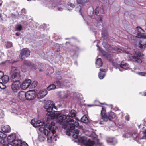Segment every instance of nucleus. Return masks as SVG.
I'll return each mask as SVG.
<instances>
[{
  "instance_id": "44",
  "label": "nucleus",
  "mask_w": 146,
  "mask_h": 146,
  "mask_svg": "<svg viewBox=\"0 0 146 146\" xmlns=\"http://www.w3.org/2000/svg\"><path fill=\"white\" fill-rule=\"evenodd\" d=\"M68 4L71 7H72L73 8L75 7V5L74 4H73L72 3H68Z\"/></svg>"
},
{
  "instance_id": "25",
  "label": "nucleus",
  "mask_w": 146,
  "mask_h": 146,
  "mask_svg": "<svg viewBox=\"0 0 146 146\" xmlns=\"http://www.w3.org/2000/svg\"><path fill=\"white\" fill-rule=\"evenodd\" d=\"M81 121L84 123H88L89 122V121L87 118V117L85 115L83 116L81 119Z\"/></svg>"
},
{
  "instance_id": "45",
  "label": "nucleus",
  "mask_w": 146,
  "mask_h": 146,
  "mask_svg": "<svg viewBox=\"0 0 146 146\" xmlns=\"http://www.w3.org/2000/svg\"><path fill=\"white\" fill-rule=\"evenodd\" d=\"M17 61L9 60V62L11 64H13L15 62H17Z\"/></svg>"
},
{
  "instance_id": "27",
  "label": "nucleus",
  "mask_w": 146,
  "mask_h": 146,
  "mask_svg": "<svg viewBox=\"0 0 146 146\" xmlns=\"http://www.w3.org/2000/svg\"><path fill=\"white\" fill-rule=\"evenodd\" d=\"M144 40L143 41H141L139 42V44L138 45V47L140 48L141 49H142L146 45V43L145 42V43L143 42Z\"/></svg>"
},
{
  "instance_id": "36",
  "label": "nucleus",
  "mask_w": 146,
  "mask_h": 146,
  "mask_svg": "<svg viewBox=\"0 0 146 146\" xmlns=\"http://www.w3.org/2000/svg\"><path fill=\"white\" fill-rule=\"evenodd\" d=\"M12 46V43L10 42H7V44L6 47L8 48L11 47Z\"/></svg>"
},
{
  "instance_id": "50",
  "label": "nucleus",
  "mask_w": 146,
  "mask_h": 146,
  "mask_svg": "<svg viewBox=\"0 0 146 146\" xmlns=\"http://www.w3.org/2000/svg\"><path fill=\"white\" fill-rule=\"evenodd\" d=\"M77 9V8H76V9ZM77 9H79V12L81 14V7L80 6H79V7H78L77 8Z\"/></svg>"
},
{
  "instance_id": "56",
  "label": "nucleus",
  "mask_w": 146,
  "mask_h": 146,
  "mask_svg": "<svg viewBox=\"0 0 146 146\" xmlns=\"http://www.w3.org/2000/svg\"><path fill=\"white\" fill-rule=\"evenodd\" d=\"M69 131H68V130L66 131V135H68L70 136V133L68 132Z\"/></svg>"
},
{
  "instance_id": "35",
  "label": "nucleus",
  "mask_w": 146,
  "mask_h": 146,
  "mask_svg": "<svg viewBox=\"0 0 146 146\" xmlns=\"http://www.w3.org/2000/svg\"><path fill=\"white\" fill-rule=\"evenodd\" d=\"M4 116V114L3 110L0 109V118H3Z\"/></svg>"
},
{
  "instance_id": "57",
  "label": "nucleus",
  "mask_w": 146,
  "mask_h": 146,
  "mask_svg": "<svg viewBox=\"0 0 146 146\" xmlns=\"http://www.w3.org/2000/svg\"><path fill=\"white\" fill-rule=\"evenodd\" d=\"M15 34L17 36H19L20 35V33H15Z\"/></svg>"
},
{
  "instance_id": "4",
  "label": "nucleus",
  "mask_w": 146,
  "mask_h": 146,
  "mask_svg": "<svg viewBox=\"0 0 146 146\" xmlns=\"http://www.w3.org/2000/svg\"><path fill=\"white\" fill-rule=\"evenodd\" d=\"M134 50V56H129L131 60L136 62L141 63L142 62V60L144 58L143 55L139 50L135 49Z\"/></svg>"
},
{
  "instance_id": "7",
  "label": "nucleus",
  "mask_w": 146,
  "mask_h": 146,
  "mask_svg": "<svg viewBox=\"0 0 146 146\" xmlns=\"http://www.w3.org/2000/svg\"><path fill=\"white\" fill-rule=\"evenodd\" d=\"M36 90H31L27 92L26 93V99L31 100L34 99L36 96Z\"/></svg>"
},
{
  "instance_id": "61",
  "label": "nucleus",
  "mask_w": 146,
  "mask_h": 146,
  "mask_svg": "<svg viewBox=\"0 0 146 146\" xmlns=\"http://www.w3.org/2000/svg\"><path fill=\"white\" fill-rule=\"evenodd\" d=\"M41 138H42V141H44L45 139L43 137H41Z\"/></svg>"
},
{
  "instance_id": "12",
  "label": "nucleus",
  "mask_w": 146,
  "mask_h": 146,
  "mask_svg": "<svg viewBox=\"0 0 146 146\" xmlns=\"http://www.w3.org/2000/svg\"><path fill=\"white\" fill-rule=\"evenodd\" d=\"M47 94V92L46 90H40L36 94L38 98L41 99L45 96Z\"/></svg>"
},
{
  "instance_id": "37",
  "label": "nucleus",
  "mask_w": 146,
  "mask_h": 146,
  "mask_svg": "<svg viewBox=\"0 0 146 146\" xmlns=\"http://www.w3.org/2000/svg\"><path fill=\"white\" fill-rule=\"evenodd\" d=\"M37 82L36 81H34L33 82L31 85L33 86V87L35 88L36 86H37Z\"/></svg>"
},
{
  "instance_id": "46",
  "label": "nucleus",
  "mask_w": 146,
  "mask_h": 146,
  "mask_svg": "<svg viewBox=\"0 0 146 146\" xmlns=\"http://www.w3.org/2000/svg\"><path fill=\"white\" fill-rule=\"evenodd\" d=\"M72 137L73 138L75 139H77L78 138L77 135L76 134H74L73 135Z\"/></svg>"
},
{
  "instance_id": "22",
  "label": "nucleus",
  "mask_w": 146,
  "mask_h": 146,
  "mask_svg": "<svg viewBox=\"0 0 146 146\" xmlns=\"http://www.w3.org/2000/svg\"><path fill=\"white\" fill-rule=\"evenodd\" d=\"M17 146H28V144L25 142L22 141L20 140L17 141Z\"/></svg>"
},
{
  "instance_id": "5",
  "label": "nucleus",
  "mask_w": 146,
  "mask_h": 146,
  "mask_svg": "<svg viewBox=\"0 0 146 146\" xmlns=\"http://www.w3.org/2000/svg\"><path fill=\"white\" fill-rule=\"evenodd\" d=\"M105 112V110L102 108L101 111V113L102 116V119L104 121L107 122L108 120L111 121L112 119L115 117V115L113 112H111L109 113L108 114H106Z\"/></svg>"
},
{
  "instance_id": "31",
  "label": "nucleus",
  "mask_w": 146,
  "mask_h": 146,
  "mask_svg": "<svg viewBox=\"0 0 146 146\" xmlns=\"http://www.w3.org/2000/svg\"><path fill=\"white\" fill-rule=\"evenodd\" d=\"M5 83H4L3 82H0V88L2 89H4L6 88V85H5Z\"/></svg>"
},
{
  "instance_id": "11",
  "label": "nucleus",
  "mask_w": 146,
  "mask_h": 146,
  "mask_svg": "<svg viewBox=\"0 0 146 146\" xmlns=\"http://www.w3.org/2000/svg\"><path fill=\"white\" fill-rule=\"evenodd\" d=\"M31 80L29 79H27L23 82L21 84V88L23 89H26L28 88L31 84Z\"/></svg>"
},
{
  "instance_id": "49",
  "label": "nucleus",
  "mask_w": 146,
  "mask_h": 146,
  "mask_svg": "<svg viewBox=\"0 0 146 146\" xmlns=\"http://www.w3.org/2000/svg\"><path fill=\"white\" fill-rule=\"evenodd\" d=\"M7 135L6 134H4V133H3V137H2L1 138H2L3 139L7 137Z\"/></svg>"
},
{
  "instance_id": "2",
  "label": "nucleus",
  "mask_w": 146,
  "mask_h": 146,
  "mask_svg": "<svg viewBox=\"0 0 146 146\" xmlns=\"http://www.w3.org/2000/svg\"><path fill=\"white\" fill-rule=\"evenodd\" d=\"M47 121H46V123L45 124V122L43 121L40 120H38L35 121L34 119H33L31 121V123L32 125L35 127H38L42 126L44 125L45 128H48L50 131H48V130L45 129L44 127H41L39 129V130L44 133L46 136H48V139H49V138H51L50 134H54L55 133V130L57 128L56 126L55 125L54 122L51 121L50 123H48V119H49V116L47 115Z\"/></svg>"
},
{
  "instance_id": "59",
  "label": "nucleus",
  "mask_w": 146,
  "mask_h": 146,
  "mask_svg": "<svg viewBox=\"0 0 146 146\" xmlns=\"http://www.w3.org/2000/svg\"><path fill=\"white\" fill-rule=\"evenodd\" d=\"M58 9L59 11H61L62 9L60 8L59 7H58Z\"/></svg>"
},
{
  "instance_id": "38",
  "label": "nucleus",
  "mask_w": 146,
  "mask_h": 146,
  "mask_svg": "<svg viewBox=\"0 0 146 146\" xmlns=\"http://www.w3.org/2000/svg\"><path fill=\"white\" fill-rule=\"evenodd\" d=\"M143 139H146V129L143 133V136L142 137Z\"/></svg>"
},
{
  "instance_id": "47",
  "label": "nucleus",
  "mask_w": 146,
  "mask_h": 146,
  "mask_svg": "<svg viewBox=\"0 0 146 146\" xmlns=\"http://www.w3.org/2000/svg\"><path fill=\"white\" fill-rule=\"evenodd\" d=\"M100 72H106V70L105 69H100Z\"/></svg>"
},
{
  "instance_id": "20",
  "label": "nucleus",
  "mask_w": 146,
  "mask_h": 146,
  "mask_svg": "<svg viewBox=\"0 0 146 146\" xmlns=\"http://www.w3.org/2000/svg\"><path fill=\"white\" fill-rule=\"evenodd\" d=\"M96 64L97 68H99L101 67L102 65V59L100 58H98L96 60Z\"/></svg>"
},
{
  "instance_id": "9",
  "label": "nucleus",
  "mask_w": 146,
  "mask_h": 146,
  "mask_svg": "<svg viewBox=\"0 0 146 146\" xmlns=\"http://www.w3.org/2000/svg\"><path fill=\"white\" fill-rule=\"evenodd\" d=\"M30 52L29 50L26 48L23 49L21 51L19 56L20 58L23 60V56L28 57L30 54Z\"/></svg>"
},
{
  "instance_id": "62",
  "label": "nucleus",
  "mask_w": 146,
  "mask_h": 146,
  "mask_svg": "<svg viewBox=\"0 0 146 146\" xmlns=\"http://www.w3.org/2000/svg\"><path fill=\"white\" fill-rule=\"evenodd\" d=\"M88 106H93L94 105H88Z\"/></svg>"
},
{
  "instance_id": "34",
  "label": "nucleus",
  "mask_w": 146,
  "mask_h": 146,
  "mask_svg": "<svg viewBox=\"0 0 146 146\" xmlns=\"http://www.w3.org/2000/svg\"><path fill=\"white\" fill-rule=\"evenodd\" d=\"M86 0H77V2L78 4H82L84 3Z\"/></svg>"
},
{
  "instance_id": "21",
  "label": "nucleus",
  "mask_w": 146,
  "mask_h": 146,
  "mask_svg": "<svg viewBox=\"0 0 146 146\" xmlns=\"http://www.w3.org/2000/svg\"><path fill=\"white\" fill-rule=\"evenodd\" d=\"M100 50H101V51H100L102 52V53L103 56L106 57V58H110L111 57V55L106 52L102 50L100 47Z\"/></svg>"
},
{
  "instance_id": "6",
  "label": "nucleus",
  "mask_w": 146,
  "mask_h": 146,
  "mask_svg": "<svg viewBox=\"0 0 146 146\" xmlns=\"http://www.w3.org/2000/svg\"><path fill=\"white\" fill-rule=\"evenodd\" d=\"M78 141L82 146H92L94 143L90 139L87 140L86 137H82L78 139Z\"/></svg>"
},
{
  "instance_id": "24",
  "label": "nucleus",
  "mask_w": 146,
  "mask_h": 146,
  "mask_svg": "<svg viewBox=\"0 0 146 146\" xmlns=\"http://www.w3.org/2000/svg\"><path fill=\"white\" fill-rule=\"evenodd\" d=\"M129 137H132L133 138V139L135 140H137L136 139L137 137V134L136 132H133V133H130L129 135Z\"/></svg>"
},
{
  "instance_id": "53",
  "label": "nucleus",
  "mask_w": 146,
  "mask_h": 146,
  "mask_svg": "<svg viewBox=\"0 0 146 146\" xmlns=\"http://www.w3.org/2000/svg\"><path fill=\"white\" fill-rule=\"evenodd\" d=\"M12 145L10 144H7L6 145L5 144H4L3 145V146H11Z\"/></svg>"
},
{
  "instance_id": "48",
  "label": "nucleus",
  "mask_w": 146,
  "mask_h": 146,
  "mask_svg": "<svg viewBox=\"0 0 146 146\" xmlns=\"http://www.w3.org/2000/svg\"><path fill=\"white\" fill-rule=\"evenodd\" d=\"M125 118L126 120L129 121V116L128 115L126 116L125 117Z\"/></svg>"
},
{
  "instance_id": "30",
  "label": "nucleus",
  "mask_w": 146,
  "mask_h": 146,
  "mask_svg": "<svg viewBox=\"0 0 146 146\" xmlns=\"http://www.w3.org/2000/svg\"><path fill=\"white\" fill-rule=\"evenodd\" d=\"M105 76L104 73H101V72H99L98 74V76L100 79H102Z\"/></svg>"
},
{
  "instance_id": "55",
  "label": "nucleus",
  "mask_w": 146,
  "mask_h": 146,
  "mask_svg": "<svg viewBox=\"0 0 146 146\" xmlns=\"http://www.w3.org/2000/svg\"><path fill=\"white\" fill-rule=\"evenodd\" d=\"M3 133L1 132V131H0V137H3Z\"/></svg>"
},
{
  "instance_id": "64",
  "label": "nucleus",
  "mask_w": 146,
  "mask_h": 146,
  "mask_svg": "<svg viewBox=\"0 0 146 146\" xmlns=\"http://www.w3.org/2000/svg\"><path fill=\"white\" fill-rule=\"evenodd\" d=\"M101 104H104V103H101Z\"/></svg>"
},
{
  "instance_id": "19",
  "label": "nucleus",
  "mask_w": 146,
  "mask_h": 146,
  "mask_svg": "<svg viewBox=\"0 0 146 146\" xmlns=\"http://www.w3.org/2000/svg\"><path fill=\"white\" fill-rule=\"evenodd\" d=\"M24 64L27 66H29L32 69H35L36 68V66L31 64V62L27 60H25L24 62Z\"/></svg>"
},
{
  "instance_id": "3",
  "label": "nucleus",
  "mask_w": 146,
  "mask_h": 146,
  "mask_svg": "<svg viewBox=\"0 0 146 146\" xmlns=\"http://www.w3.org/2000/svg\"><path fill=\"white\" fill-rule=\"evenodd\" d=\"M11 81L19 82L21 80L19 71L16 67L13 66L11 67Z\"/></svg>"
},
{
  "instance_id": "58",
  "label": "nucleus",
  "mask_w": 146,
  "mask_h": 146,
  "mask_svg": "<svg viewBox=\"0 0 146 146\" xmlns=\"http://www.w3.org/2000/svg\"><path fill=\"white\" fill-rule=\"evenodd\" d=\"M96 46L98 48V50L99 51H101L100 50V47L99 46V45L98 44L96 45Z\"/></svg>"
},
{
  "instance_id": "14",
  "label": "nucleus",
  "mask_w": 146,
  "mask_h": 146,
  "mask_svg": "<svg viewBox=\"0 0 146 146\" xmlns=\"http://www.w3.org/2000/svg\"><path fill=\"white\" fill-rule=\"evenodd\" d=\"M113 66H115L116 68H117L118 67H120L121 68H123L124 69L127 70L129 68V64L123 61H122L121 62L120 65H118L117 66H115L113 63Z\"/></svg>"
},
{
  "instance_id": "28",
  "label": "nucleus",
  "mask_w": 146,
  "mask_h": 146,
  "mask_svg": "<svg viewBox=\"0 0 146 146\" xmlns=\"http://www.w3.org/2000/svg\"><path fill=\"white\" fill-rule=\"evenodd\" d=\"M56 88V85L54 84H51L47 88V90H50L52 89H54Z\"/></svg>"
},
{
  "instance_id": "42",
  "label": "nucleus",
  "mask_w": 146,
  "mask_h": 146,
  "mask_svg": "<svg viewBox=\"0 0 146 146\" xmlns=\"http://www.w3.org/2000/svg\"><path fill=\"white\" fill-rule=\"evenodd\" d=\"M4 76V73L2 71H0V79H1Z\"/></svg>"
},
{
  "instance_id": "33",
  "label": "nucleus",
  "mask_w": 146,
  "mask_h": 146,
  "mask_svg": "<svg viewBox=\"0 0 146 146\" xmlns=\"http://www.w3.org/2000/svg\"><path fill=\"white\" fill-rule=\"evenodd\" d=\"M22 29V27L21 25H19L17 26L16 27L15 31H20Z\"/></svg>"
},
{
  "instance_id": "60",
  "label": "nucleus",
  "mask_w": 146,
  "mask_h": 146,
  "mask_svg": "<svg viewBox=\"0 0 146 146\" xmlns=\"http://www.w3.org/2000/svg\"><path fill=\"white\" fill-rule=\"evenodd\" d=\"M140 74L141 75V76H145L144 75V73H143L142 72H141V73H140Z\"/></svg>"
},
{
  "instance_id": "26",
  "label": "nucleus",
  "mask_w": 146,
  "mask_h": 146,
  "mask_svg": "<svg viewBox=\"0 0 146 146\" xmlns=\"http://www.w3.org/2000/svg\"><path fill=\"white\" fill-rule=\"evenodd\" d=\"M109 46L110 47L109 48H110V49L112 50H113L115 51H117V52H120L122 51V49L116 46L112 47H111L110 46ZM108 48H109V47Z\"/></svg>"
},
{
  "instance_id": "39",
  "label": "nucleus",
  "mask_w": 146,
  "mask_h": 146,
  "mask_svg": "<svg viewBox=\"0 0 146 146\" xmlns=\"http://www.w3.org/2000/svg\"><path fill=\"white\" fill-rule=\"evenodd\" d=\"M5 142V140L2 138L0 137V143H4Z\"/></svg>"
},
{
  "instance_id": "13",
  "label": "nucleus",
  "mask_w": 146,
  "mask_h": 146,
  "mask_svg": "<svg viewBox=\"0 0 146 146\" xmlns=\"http://www.w3.org/2000/svg\"><path fill=\"white\" fill-rule=\"evenodd\" d=\"M16 135L15 133H13L9 135L7 137V141L9 143L12 142L13 143H15L18 140H15Z\"/></svg>"
},
{
  "instance_id": "54",
  "label": "nucleus",
  "mask_w": 146,
  "mask_h": 146,
  "mask_svg": "<svg viewBox=\"0 0 146 146\" xmlns=\"http://www.w3.org/2000/svg\"><path fill=\"white\" fill-rule=\"evenodd\" d=\"M98 21H102V18L101 17H100V18L97 19Z\"/></svg>"
},
{
  "instance_id": "16",
  "label": "nucleus",
  "mask_w": 146,
  "mask_h": 146,
  "mask_svg": "<svg viewBox=\"0 0 146 146\" xmlns=\"http://www.w3.org/2000/svg\"><path fill=\"white\" fill-rule=\"evenodd\" d=\"M107 143L112 145H115L117 143V139L115 138H109L107 140Z\"/></svg>"
},
{
  "instance_id": "40",
  "label": "nucleus",
  "mask_w": 146,
  "mask_h": 146,
  "mask_svg": "<svg viewBox=\"0 0 146 146\" xmlns=\"http://www.w3.org/2000/svg\"><path fill=\"white\" fill-rule=\"evenodd\" d=\"M99 12V9L97 7L95 9V13L96 15H97Z\"/></svg>"
},
{
  "instance_id": "32",
  "label": "nucleus",
  "mask_w": 146,
  "mask_h": 146,
  "mask_svg": "<svg viewBox=\"0 0 146 146\" xmlns=\"http://www.w3.org/2000/svg\"><path fill=\"white\" fill-rule=\"evenodd\" d=\"M54 84L56 85V86H60L61 85L60 82L58 80L54 82Z\"/></svg>"
},
{
  "instance_id": "52",
  "label": "nucleus",
  "mask_w": 146,
  "mask_h": 146,
  "mask_svg": "<svg viewBox=\"0 0 146 146\" xmlns=\"http://www.w3.org/2000/svg\"><path fill=\"white\" fill-rule=\"evenodd\" d=\"M102 44L103 45V46L104 47L106 48L107 47V45L104 42H103L102 43Z\"/></svg>"
},
{
  "instance_id": "10",
  "label": "nucleus",
  "mask_w": 146,
  "mask_h": 146,
  "mask_svg": "<svg viewBox=\"0 0 146 146\" xmlns=\"http://www.w3.org/2000/svg\"><path fill=\"white\" fill-rule=\"evenodd\" d=\"M13 83L11 85V88L14 92H17V90L19 89L21 87V84L20 82L16 81L13 82Z\"/></svg>"
},
{
  "instance_id": "18",
  "label": "nucleus",
  "mask_w": 146,
  "mask_h": 146,
  "mask_svg": "<svg viewBox=\"0 0 146 146\" xmlns=\"http://www.w3.org/2000/svg\"><path fill=\"white\" fill-rule=\"evenodd\" d=\"M64 127L66 128H67L68 131L70 132H72L74 131L75 127L73 124L72 123L68 124V126L67 127H65L64 126Z\"/></svg>"
},
{
  "instance_id": "29",
  "label": "nucleus",
  "mask_w": 146,
  "mask_h": 146,
  "mask_svg": "<svg viewBox=\"0 0 146 146\" xmlns=\"http://www.w3.org/2000/svg\"><path fill=\"white\" fill-rule=\"evenodd\" d=\"M70 113L71 114V117L72 118L75 117L76 115V111L74 110H71Z\"/></svg>"
},
{
  "instance_id": "15",
  "label": "nucleus",
  "mask_w": 146,
  "mask_h": 146,
  "mask_svg": "<svg viewBox=\"0 0 146 146\" xmlns=\"http://www.w3.org/2000/svg\"><path fill=\"white\" fill-rule=\"evenodd\" d=\"M26 93L25 92L21 91L19 93V99L21 100H25L26 99Z\"/></svg>"
},
{
  "instance_id": "63",
  "label": "nucleus",
  "mask_w": 146,
  "mask_h": 146,
  "mask_svg": "<svg viewBox=\"0 0 146 146\" xmlns=\"http://www.w3.org/2000/svg\"><path fill=\"white\" fill-rule=\"evenodd\" d=\"M102 123V121H101L100 122V124H102L103 123Z\"/></svg>"
},
{
  "instance_id": "41",
  "label": "nucleus",
  "mask_w": 146,
  "mask_h": 146,
  "mask_svg": "<svg viewBox=\"0 0 146 146\" xmlns=\"http://www.w3.org/2000/svg\"><path fill=\"white\" fill-rule=\"evenodd\" d=\"M74 126L77 127L79 125V123H78V121H76L75 122L74 124Z\"/></svg>"
},
{
  "instance_id": "1",
  "label": "nucleus",
  "mask_w": 146,
  "mask_h": 146,
  "mask_svg": "<svg viewBox=\"0 0 146 146\" xmlns=\"http://www.w3.org/2000/svg\"><path fill=\"white\" fill-rule=\"evenodd\" d=\"M44 108L46 109L47 111V115L49 116V119H54L56 118L57 122L60 124L63 125V126L67 127L68 124L69 122H72L74 121L71 116L68 115L66 116L62 115L59 113L58 111H53V109L55 108L57 110L56 107L55 106L53 102L50 100H48L46 104L44 106Z\"/></svg>"
},
{
  "instance_id": "8",
  "label": "nucleus",
  "mask_w": 146,
  "mask_h": 146,
  "mask_svg": "<svg viewBox=\"0 0 146 146\" xmlns=\"http://www.w3.org/2000/svg\"><path fill=\"white\" fill-rule=\"evenodd\" d=\"M137 31L135 32L136 37L138 38H146V33H145V31L141 28L137 27L136 28Z\"/></svg>"
},
{
  "instance_id": "23",
  "label": "nucleus",
  "mask_w": 146,
  "mask_h": 146,
  "mask_svg": "<svg viewBox=\"0 0 146 146\" xmlns=\"http://www.w3.org/2000/svg\"><path fill=\"white\" fill-rule=\"evenodd\" d=\"M9 79L8 76L6 75H4L1 78L2 82L5 83H7L8 82Z\"/></svg>"
},
{
  "instance_id": "51",
  "label": "nucleus",
  "mask_w": 146,
  "mask_h": 146,
  "mask_svg": "<svg viewBox=\"0 0 146 146\" xmlns=\"http://www.w3.org/2000/svg\"><path fill=\"white\" fill-rule=\"evenodd\" d=\"M97 146H104L102 143H99L98 144Z\"/></svg>"
},
{
  "instance_id": "17",
  "label": "nucleus",
  "mask_w": 146,
  "mask_h": 146,
  "mask_svg": "<svg viewBox=\"0 0 146 146\" xmlns=\"http://www.w3.org/2000/svg\"><path fill=\"white\" fill-rule=\"evenodd\" d=\"M1 130L3 132L6 133H9L11 131L10 127L8 125H2L1 126Z\"/></svg>"
},
{
  "instance_id": "43",
  "label": "nucleus",
  "mask_w": 146,
  "mask_h": 146,
  "mask_svg": "<svg viewBox=\"0 0 146 146\" xmlns=\"http://www.w3.org/2000/svg\"><path fill=\"white\" fill-rule=\"evenodd\" d=\"M79 131L78 130H74V132L75 134L78 135L79 134Z\"/></svg>"
}]
</instances>
